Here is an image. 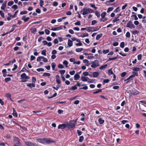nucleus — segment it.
Wrapping results in <instances>:
<instances>
[{
	"label": "nucleus",
	"instance_id": "f257e3e1",
	"mask_svg": "<svg viewBox=\"0 0 146 146\" xmlns=\"http://www.w3.org/2000/svg\"><path fill=\"white\" fill-rule=\"evenodd\" d=\"M83 12L82 14L84 15L87 14H88L90 13H92L94 12L93 10L89 8L85 7H84L81 11V12Z\"/></svg>",
	"mask_w": 146,
	"mask_h": 146
},
{
	"label": "nucleus",
	"instance_id": "f03ea898",
	"mask_svg": "<svg viewBox=\"0 0 146 146\" xmlns=\"http://www.w3.org/2000/svg\"><path fill=\"white\" fill-rule=\"evenodd\" d=\"M77 119H77L75 121L73 120L70 121L69 123L67 124V126H68V127L69 129L74 127L76 124V121Z\"/></svg>",
	"mask_w": 146,
	"mask_h": 146
},
{
	"label": "nucleus",
	"instance_id": "7ed1b4c3",
	"mask_svg": "<svg viewBox=\"0 0 146 146\" xmlns=\"http://www.w3.org/2000/svg\"><path fill=\"white\" fill-rule=\"evenodd\" d=\"M20 140L18 138H16L13 140L14 146H22L21 143L20 142Z\"/></svg>",
	"mask_w": 146,
	"mask_h": 146
},
{
	"label": "nucleus",
	"instance_id": "20e7f679",
	"mask_svg": "<svg viewBox=\"0 0 146 146\" xmlns=\"http://www.w3.org/2000/svg\"><path fill=\"white\" fill-rule=\"evenodd\" d=\"M91 64V67L93 68H95L99 66V62L98 60H96L92 61Z\"/></svg>",
	"mask_w": 146,
	"mask_h": 146
},
{
	"label": "nucleus",
	"instance_id": "39448f33",
	"mask_svg": "<svg viewBox=\"0 0 146 146\" xmlns=\"http://www.w3.org/2000/svg\"><path fill=\"white\" fill-rule=\"evenodd\" d=\"M25 144L27 146H38L35 143H34L31 141H25Z\"/></svg>",
	"mask_w": 146,
	"mask_h": 146
},
{
	"label": "nucleus",
	"instance_id": "423d86ee",
	"mask_svg": "<svg viewBox=\"0 0 146 146\" xmlns=\"http://www.w3.org/2000/svg\"><path fill=\"white\" fill-rule=\"evenodd\" d=\"M126 27L130 28H135V26L133 23L131 21H129V22L127 23Z\"/></svg>",
	"mask_w": 146,
	"mask_h": 146
},
{
	"label": "nucleus",
	"instance_id": "0eeeda50",
	"mask_svg": "<svg viewBox=\"0 0 146 146\" xmlns=\"http://www.w3.org/2000/svg\"><path fill=\"white\" fill-rule=\"evenodd\" d=\"M54 142L55 141L51 139L50 138L48 139L47 138H46L45 143L49 144L52 143H54Z\"/></svg>",
	"mask_w": 146,
	"mask_h": 146
},
{
	"label": "nucleus",
	"instance_id": "6e6552de",
	"mask_svg": "<svg viewBox=\"0 0 146 146\" xmlns=\"http://www.w3.org/2000/svg\"><path fill=\"white\" fill-rule=\"evenodd\" d=\"M67 126V125L65 123L59 124L58 126V129H63L66 128Z\"/></svg>",
	"mask_w": 146,
	"mask_h": 146
},
{
	"label": "nucleus",
	"instance_id": "1a4fd4ad",
	"mask_svg": "<svg viewBox=\"0 0 146 146\" xmlns=\"http://www.w3.org/2000/svg\"><path fill=\"white\" fill-rule=\"evenodd\" d=\"M21 79H29L30 78L28 76H27L25 73H23L21 74Z\"/></svg>",
	"mask_w": 146,
	"mask_h": 146
},
{
	"label": "nucleus",
	"instance_id": "9d476101",
	"mask_svg": "<svg viewBox=\"0 0 146 146\" xmlns=\"http://www.w3.org/2000/svg\"><path fill=\"white\" fill-rule=\"evenodd\" d=\"M139 92L137 91H133L129 94V96H131L133 95H137L139 94Z\"/></svg>",
	"mask_w": 146,
	"mask_h": 146
},
{
	"label": "nucleus",
	"instance_id": "9b49d317",
	"mask_svg": "<svg viewBox=\"0 0 146 146\" xmlns=\"http://www.w3.org/2000/svg\"><path fill=\"white\" fill-rule=\"evenodd\" d=\"M7 1H5L4 3L2 4V6L1 7V9L2 10H5V8L6 7L7 3Z\"/></svg>",
	"mask_w": 146,
	"mask_h": 146
},
{
	"label": "nucleus",
	"instance_id": "f8f14e48",
	"mask_svg": "<svg viewBox=\"0 0 146 146\" xmlns=\"http://www.w3.org/2000/svg\"><path fill=\"white\" fill-rule=\"evenodd\" d=\"M100 74V73L98 72H94L92 74V76L93 78H97L98 77Z\"/></svg>",
	"mask_w": 146,
	"mask_h": 146
},
{
	"label": "nucleus",
	"instance_id": "ddd939ff",
	"mask_svg": "<svg viewBox=\"0 0 146 146\" xmlns=\"http://www.w3.org/2000/svg\"><path fill=\"white\" fill-rule=\"evenodd\" d=\"M35 83H29L27 85V86L28 87L30 88L31 89L35 87Z\"/></svg>",
	"mask_w": 146,
	"mask_h": 146
},
{
	"label": "nucleus",
	"instance_id": "4468645a",
	"mask_svg": "<svg viewBox=\"0 0 146 146\" xmlns=\"http://www.w3.org/2000/svg\"><path fill=\"white\" fill-rule=\"evenodd\" d=\"M56 78V82L58 84H61L60 81V77L59 75H57L55 76Z\"/></svg>",
	"mask_w": 146,
	"mask_h": 146
},
{
	"label": "nucleus",
	"instance_id": "2eb2a0df",
	"mask_svg": "<svg viewBox=\"0 0 146 146\" xmlns=\"http://www.w3.org/2000/svg\"><path fill=\"white\" fill-rule=\"evenodd\" d=\"M29 19L30 18L29 17H26V16H23L21 18V19L23 20L25 22H27Z\"/></svg>",
	"mask_w": 146,
	"mask_h": 146
},
{
	"label": "nucleus",
	"instance_id": "dca6fc26",
	"mask_svg": "<svg viewBox=\"0 0 146 146\" xmlns=\"http://www.w3.org/2000/svg\"><path fill=\"white\" fill-rule=\"evenodd\" d=\"M73 44V42L72 40H71L70 39H68V47H70L72 46Z\"/></svg>",
	"mask_w": 146,
	"mask_h": 146
},
{
	"label": "nucleus",
	"instance_id": "f3484780",
	"mask_svg": "<svg viewBox=\"0 0 146 146\" xmlns=\"http://www.w3.org/2000/svg\"><path fill=\"white\" fill-rule=\"evenodd\" d=\"M138 75V73L137 72H135V71H134L132 72V74L131 75V76L132 78H133L135 77V76H137Z\"/></svg>",
	"mask_w": 146,
	"mask_h": 146
},
{
	"label": "nucleus",
	"instance_id": "a211bd4d",
	"mask_svg": "<svg viewBox=\"0 0 146 146\" xmlns=\"http://www.w3.org/2000/svg\"><path fill=\"white\" fill-rule=\"evenodd\" d=\"M80 78V76L78 74H76L74 76V80H79Z\"/></svg>",
	"mask_w": 146,
	"mask_h": 146
},
{
	"label": "nucleus",
	"instance_id": "6ab92c4d",
	"mask_svg": "<svg viewBox=\"0 0 146 146\" xmlns=\"http://www.w3.org/2000/svg\"><path fill=\"white\" fill-rule=\"evenodd\" d=\"M100 28V27L99 28L98 26L94 27H92V31H98Z\"/></svg>",
	"mask_w": 146,
	"mask_h": 146
},
{
	"label": "nucleus",
	"instance_id": "aec40b11",
	"mask_svg": "<svg viewBox=\"0 0 146 146\" xmlns=\"http://www.w3.org/2000/svg\"><path fill=\"white\" fill-rule=\"evenodd\" d=\"M98 121L100 124H102L104 122V120L102 118H99Z\"/></svg>",
	"mask_w": 146,
	"mask_h": 146
},
{
	"label": "nucleus",
	"instance_id": "412c9836",
	"mask_svg": "<svg viewBox=\"0 0 146 146\" xmlns=\"http://www.w3.org/2000/svg\"><path fill=\"white\" fill-rule=\"evenodd\" d=\"M107 67V64H105L104 65L101 66H100L99 68L101 70L105 69Z\"/></svg>",
	"mask_w": 146,
	"mask_h": 146
},
{
	"label": "nucleus",
	"instance_id": "4be33fe9",
	"mask_svg": "<svg viewBox=\"0 0 146 146\" xmlns=\"http://www.w3.org/2000/svg\"><path fill=\"white\" fill-rule=\"evenodd\" d=\"M13 115L15 117H17L18 115L16 111L15 110V109L14 108H13Z\"/></svg>",
	"mask_w": 146,
	"mask_h": 146
},
{
	"label": "nucleus",
	"instance_id": "5701e85b",
	"mask_svg": "<svg viewBox=\"0 0 146 146\" xmlns=\"http://www.w3.org/2000/svg\"><path fill=\"white\" fill-rule=\"evenodd\" d=\"M54 28V31H58L62 29V26H60V27H55Z\"/></svg>",
	"mask_w": 146,
	"mask_h": 146
},
{
	"label": "nucleus",
	"instance_id": "b1692460",
	"mask_svg": "<svg viewBox=\"0 0 146 146\" xmlns=\"http://www.w3.org/2000/svg\"><path fill=\"white\" fill-rule=\"evenodd\" d=\"M51 66L52 67V69L53 70L56 71V70H55V67L56 66V65L54 62H52L51 64Z\"/></svg>",
	"mask_w": 146,
	"mask_h": 146
},
{
	"label": "nucleus",
	"instance_id": "393cba45",
	"mask_svg": "<svg viewBox=\"0 0 146 146\" xmlns=\"http://www.w3.org/2000/svg\"><path fill=\"white\" fill-rule=\"evenodd\" d=\"M31 31L32 33L35 34L36 32V29L35 28H32L31 29Z\"/></svg>",
	"mask_w": 146,
	"mask_h": 146
},
{
	"label": "nucleus",
	"instance_id": "a878e982",
	"mask_svg": "<svg viewBox=\"0 0 146 146\" xmlns=\"http://www.w3.org/2000/svg\"><path fill=\"white\" fill-rule=\"evenodd\" d=\"M86 31L88 32L92 31V27H86Z\"/></svg>",
	"mask_w": 146,
	"mask_h": 146
},
{
	"label": "nucleus",
	"instance_id": "bb28decb",
	"mask_svg": "<svg viewBox=\"0 0 146 146\" xmlns=\"http://www.w3.org/2000/svg\"><path fill=\"white\" fill-rule=\"evenodd\" d=\"M102 35V34H100L97 35L96 37V40H99L100 38Z\"/></svg>",
	"mask_w": 146,
	"mask_h": 146
},
{
	"label": "nucleus",
	"instance_id": "cd10ccee",
	"mask_svg": "<svg viewBox=\"0 0 146 146\" xmlns=\"http://www.w3.org/2000/svg\"><path fill=\"white\" fill-rule=\"evenodd\" d=\"M81 79L82 81L83 82H87L88 81L86 78L84 76H82L81 77Z\"/></svg>",
	"mask_w": 146,
	"mask_h": 146
},
{
	"label": "nucleus",
	"instance_id": "c85d7f7f",
	"mask_svg": "<svg viewBox=\"0 0 146 146\" xmlns=\"http://www.w3.org/2000/svg\"><path fill=\"white\" fill-rule=\"evenodd\" d=\"M83 50V48H76V51L77 52H80L82 51Z\"/></svg>",
	"mask_w": 146,
	"mask_h": 146
},
{
	"label": "nucleus",
	"instance_id": "c756f323",
	"mask_svg": "<svg viewBox=\"0 0 146 146\" xmlns=\"http://www.w3.org/2000/svg\"><path fill=\"white\" fill-rule=\"evenodd\" d=\"M119 17V16H118L117 17L115 18L113 20V23H115L119 20V19H118Z\"/></svg>",
	"mask_w": 146,
	"mask_h": 146
},
{
	"label": "nucleus",
	"instance_id": "7c9ffc66",
	"mask_svg": "<svg viewBox=\"0 0 146 146\" xmlns=\"http://www.w3.org/2000/svg\"><path fill=\"white\" fill-rule=\"evenodd\" d=\"M89 55H90V56H88L87 57V58L88 59H90L92 58H94V56H93V54H92L90 53L89 54Z\"/></svg>",
	"mask_w": 146,
	"mask_h": 146
},
{
	"label": "nucleus",
	"instance_id": "2f4dec72",
	"mask_svg": "<svg viewBox=\"0 0 146 146\" xmlns=\"http://www.w3.org/2000/svg\"><path fill=\"white\" fill-rule=\"evenodd\" d=\"M106 14V13L105 12H104L102 13L101 14V17H102L101 19L104 18Z\"/></svg>",
	"mask_w": 146,
	"mask_h": 146
},
{
	"label": "nucleus",
	"instance_id": "473e14b6",
	"mask_svg": "<svg viewBox=\"0 0 146 146\" xmlns=\"http://www.w3.org/2000/svg\"><path fill=\"white\" fill-rule=\"evenodd\" d=\"M113 74V73L112 70L111 68L108 71V74L109 75H112Z\"/></svg>",
	"mask_w": 146,
	"mask_h": 146
},
{
	"label": "nucleus",
	"instance_id": "72a5a7b5",
	"mask_svg": "<svg viewBox=\"0 0 146 146\" xmlns=\"http://www.w3.org/2000/svg\"><path fill=\"white\" fill-rule=\"evenodd\" d=\"M63 63L66 66V67L67 68L68 67V61L66 60H64L63 62Z\"/></svg>",
	"mask_w": 146,
	"mask_h": 146
},
{
	"label": "nucleus",
	"instance_id": "f704fd0d",
	"mask_svg": "<svg viewBox=\"0 0 146 146\" xmlns=\"http://www.w3.org/2000/svg\"><path fill=\"white\" fill-rule=\"evenodd\" d=\"M120 7H117L114 11L113 12L115 13H117L120 11Z\"/></svg>",
	"mask_w": 146,
	"mask_h": 146
},
{
	"label": "nucleus",
	"instance_id": "c9c22d12",
	"mask_svg": "<svg viewBox=\"0 0 146 146\" xmlns=\"http://www.w3.org/2000/svg\"><path fill=\"white\" fill-rule=\"evenodd\" d=\"M14 2L13 1H10L8 2L7 4V5L9 6H11L14 4Z\"/></svg>",
	"mask_w": 146,
	"mask_h": 146
},
{
	"label": "nucleus",
	"instance_id": "e433bc0d",
	"mask_svg": "<svg viewBox=\"0 0 146 146\" xmlns=\"http://www.w3.org/2000/svg\"><path fill=\"white\" fill-rule=\"evenodd\" d=\"M43 76H50V74L49 73L45 72L43 74Z\"/></svg>",
	"mask_w": 146,
	"mask_h": 146
},
{
	"label": "nucleus",
	"instance_id": "4c0bfd02",
	"mask_svg": "<svg viewBox=\"0 0 146 146\" xmlns=\"http://www.w3.org/2000/svg\"><path fill=\"white\" fill-rule=\"evenodd\" d=\"M12 8L14 9V10H16L18 8L17 6V5H14L11 7Z\"/></svg>",
	"mask_w": 146,
	"mask_h": 146
},
{
	"label": "nucleus",
	"instance_id": "58836bf2",
	"mask_svg": "<svg viewBox=\"0 0 146 146\" xmlns=\"http://www.w3.org/2000/svg\"><path fill=\"white\" fill-rule=\"evenodd\" d=\"M102 89H99L97 90L95 92H93V94H96L99 92H102Z\"/></svg>",
	"mask_w": 146,
	"mask_h": 146
},
{
	"label": "nucleus",
	"instance_id": "ea45409f",
	"mask_svg": "<svg viewBox=\"0 0 146 146\" xmlns=\"http://www.w3.org/2000/svg\"><path fill=\"white\" fill-rule=\"evenodd\" d=\"M95 15L98 18L100 16V14L99 12H98L97 11H96L95 12Z\"/></svg>",
	"mask_w": 146,
	"mask_h": 146
},
{
	"label": "nucleus",
	"instance_id": "a19ab883",
	"mask_svg": "<svg viewBox=\"0 0 146 146\" xmlns=\"http://www.w3.org/2000/svg\"><path fill=\"white\" fill-rule=\"evenodd\" d=\"M84 139V137L83 136H81L79 137V141L80 142H82Z\"/></svg>",
	"mask_w": 146,
	"mask_h": 146
},
{
	"label": "nucleus",
	"instance_id": "79ce46f5",
	"mask_svg": "<svg viewBox=\"0 0 146 146\" xmlns=\"http://www.w3.org/2000/svg\"><path fill=\"white\" fill-rule=\"evenodd\" d=\"M113 9V7H110L108 8L107 11L108 13L110 11H112Z\"/></svg>",
	"mask_w": 146,
	"mask_h": 146
},
{
	"label": "nucleus",
	"instance_id": "37998d69",
	"mask_svg": "<svg viewBox=\"0 0 146 146\" xmlns=\"http://www.w3.org/2000/svg\"><path fill=\"white\" fill-rule=\"evenodd\" d=\"M89 36L88 34L87 33H84L83 35H81V37L82 38L86 36Z\"/></svg>",
	"mask_w": 146,
	"mask_h": 146
},
{
	"label": "nucleus",
	"instance_id": "c03bdc74",
	"mask_svg": "<svg viewBox=\"0 0 146 146\" xmlns=\"http://www.w3.org/2000/svg\"><path fill=\"white\" fill-rule=\"evenodd\" d=\"M16 26V25H13L11 30L10 31L7 32V33H11L15 29V28L14 27H13V26Z\"/></svg>",
	"mask_w": 146,
	"mask_h": 146
},
{
	"label": "nucleus",
	"instance_id": "a18cd8bd",
	"mask_svg": "<svg viewBox=\"0 0 146 146\" xmlns=\"http://www.w3.org/2000/svg\"><path fill=\"white\" fill-rule=\"evenodd\" d=\"M44 32L47 35H48L50 34V31L47 29H45L44 30Z\"/></svg>",
	"mask_w": 146,
	"mask_h": 146
},
{
	"label": "nucleus",
	"instance_id": "49530a36",
	"mask_svg": "<svg viewBox=\"0 0 146 146\" xmlns=\"http://www.w3.org/2000/svg\"><path fill=\"white\" fill-rule=\"evenodd\" d=\"M41 58L43 59V61L44 62H48V59L44 56L41 57Z\"/></svg>",
	"mask_w": 146,
	"mask_h": 146
},
{
	"label": "nucleus",
	"instance_id": "de8ad7c7",
	"mask_svg": "<svg viewBox=\"0 0 146 146\" xmlns=\"http://www.w3.org/2000/svg\"><path fill=\"white\" fill-rule=\"evenodd\" d=\"M108 19V18L107 17H104V18L101 19H100V21L101 22H105Z\"/></svg>",
	"mask_w": 146,
	"mask_h": 146
},
{
	"label": "nucleus",
	"instance_id": "09e8293b",
	"mask_svg": "<svg viewBox=\"0 0 146 146\" xmlns=\"http://www.w3.org/2000/svg\"><path fill=\"white\" fill-rule=\"evenodd\" d=\"M46 50H43L41 52V54L44 56H46Z\"/></svg>",
	"mask_w": 146,
	"mask_h": 146
},
{
	"label": "nucleus",
	"instance_id": "8fccbe9b",
	"mask_svg": "<svg viewBox=\"0 0 146 146\" xmlns=\"http://www.w3.org/2000/svg\"><path fill=\"white\" fill-rule=\"evenodd\" d=\"M59 72L62 75H63L65 72V70H61L59 71Z\"/></svg>",
	"mask_w": 146,
	"mask_h": 146
},
{
	"label": "nucleus",
	"instance_id": "3c124183",
	"mask_svg": "<svg viewBox=\"0 0 146 146\" xmlns=\"http://www.w3.org/2000/svg\"><path fill=\"white\" fill-rule=\"evenodd\" d=\"M124 42H121L120 44V46L121 48H123L124 47Z\"/></svg>",
	"mask_w": 146,
	"mask_h": 146
},
{
	"label": "nucleus",
	"instance_id": "603ef678",
	"mask_svg": "<svg viewBox=\"0 0 146 146\" xmlns=\"http://www.w3.org/2000/svg\"><path fill=\"white\" fill-rule=\"evenodd\" d=\"M27 11H22L20 12V14L21 15L26 14L27 13Z\"/></svg>",
	"mask_w": 146,
	"mask_h": 146
},
{
	"label": "nucleus",
	"instance_id": "864d4df0",
	"mask_svg": "<svg viewBox=\"0 0 146 146\" xmlns=\"http://www.w3.org/2000/svg\"><path fill=\"white\" fill-rule=\"evenodd\" d=\"M0 15L1 17L3 18H4L5 17L4 14L3 12L2 11H0Z\"/></svg>",
	"mask_w": 146,
	"mask_h": 146
},
{
	"label": "nucleus",
	"instance_id": "5fc2aeb1",
	"mask_svg": "<svg viewBox=\"0 0 146 146\" xmlns=\"http://www.w3.org/2000/svg\"><path fill=\"white\" fill-rule=\"evenodd\" d=\"M140 70L139 68L137 67L134 68L133 70L134 71H137L136 72H137L139 71Z\"/></svg>",
	"mask_w": 146,
	"mask_h": 146
},
{
	"label": "nucleus",
	"instance_id": "6e6d98bb",
	"mask_svg": "<svg viewBox=\"0 0 146 146\" xmlns=\"http://www.w3.org/2000/svg\"><path fill=\"white\" fill-rule=\"evenodd\" d=\"M109 52V49H107L106 50H104L102 52L104 54H106Z\"/></svg>",
	"mask_w": 146,
	"mask_h": 146
},
{
	"label": "nucleus",
	"instance_id": "4d7b16f0",
	"mask_svg": "<svg viewBox=\"0 0 146 146\" xmlns=\"http://www.w3.org/2000/svg\"><path fill=\"white\" fill-rule=\"evenodd\" d=\"M11 80V78L9 77L6 78L5 79V81L6 82L10 81Z\"/></svg>",
	"mask_w": 146,
	"mask_h": 146
},
{
	"label": "nucleus",
	"instance_id": "13d9d810",
	"mask_svg": "<svg viewBox=\"0 0 146 146\" xmlns=\"http://www.w3.org/2000/svg\"><path fill=\"white\" fill-rule=\"evenodd\" d=\"M77 89V87L76 86H72L70 89V90H74Z\"/></svg>",
	"mask_w": 146,
	"mask_h": 146
},
{
	"label": "nucleus",
	"instance_id": "bf43d9fd",
	"mask_svg": "<svg viewBox=\"0 0 146 146\" xmlns=\"http://www.w3.org/2000/svg\"><path fill=\"white\" fill-rule=\"evenodd\" d=\"M77 133H78V136L81 135L82 133V132L79 130H77Z\"/></svg>",
	"mask_w": 146,
	"mask_h": 146
},
{
	"label": "nucleus",
	"instance_id": "052dcab7",
	"mask_svg": "<svg viewBox=\"0 0 146 146\" xmlns=\"http://www.w3.org/2000/svg\"><path fill=\"white\" fill-rule=\"evenodd\" d=\"M128 38L130 37V34L129 32H127L126 33V35H125Z\"/></svg>",
	"mask_w": 146,
	"mask_h": 146
},
{
	"label": "nucleus",
	"instance_id": "680f3d73",
	"mask_svg": "<svg viewBox=\"0 0 146 146\" xmlns=\"http://www.w3.org/2000/svg\"><path fill=\"white\" fill-rule=\"evenodd\" d=\"M32 83H35V82L36 81V79L35 77H33L32 78Z\"/></svg>",
	"mask_w": 146,
	"mask_h": 146
},
{
	"label": "nucleus",
	"instance_id": "e2e57ef3",
	"mask_svg": "<svg viewBox=\"0 0 146 146\" xmlns=\"http://www.w3.org/2000/svg\"><path fill=\"white\" fill-rule=\"evenodd\" d=\"M44 1H43L41 0L40 1V5L41 7H43V5H44Z\"/></svg>",
	"mask_w": 146,
	"mask_h": 146
},
{
	"label": "nucleus",
	"instance_id": "0e129e2a",
	"mask_svg": "<svg viewBox=\"0 0 146 146\" xmlns=\"http://www.w3.org/2000/svg\"><path fill=\"white\" fill-rule=\"evenodd\" d=\"M142 54H139L137 56L138 59L140 60H141L142 58Z\"/></svg>",
	"mask_w": 146,
	"mask_h": 146
},
{
	"label": "nucleus",
	"instance_id": "69168bd1",
	"mask_svg": "<svg viewBox=\"0 0 146 146\" xmlns=\"http://www.w3.org/2000/svg\"><path fill=\"white\" fill-rule=\"evenodd\" d=\"M36 70L38 72H40L41 71H43L44 70L42 68H38L36 69Z\"/></svg>",
	"mask_w": 146,
	"mask_h": 146
},
{
	"label": "nucleus",
	"instance_id": "338daca9",
	"mask_svg": "<svg viewBox=\"0 0 146 146\" xmlns=\"http://www.w3.org/2000/svg\"><path fill=\"white\" fill-rule=\"evenodd\" d=\"M58 67L62 69L64 68V66L62 64H59L58 66Z\"/></svg>",
	"mask_w": 146,
	"mask_h": 146
},
{
	"label": "nucleus",
	"instance_id": "774afa93",
	"mask_svg": "<svg viewBox=\"0 0 146 146\" xmlns=\"http://www.w3.org/2000/svg\"><path fill=\"white\" fill-rule=\"evenodd\" d=\"M88 72H85L83 73V74L84 76H87L88 75Z\"/></svg>",
	"mask_w": 146,
	"mask_h": 146
}]
</instances>
